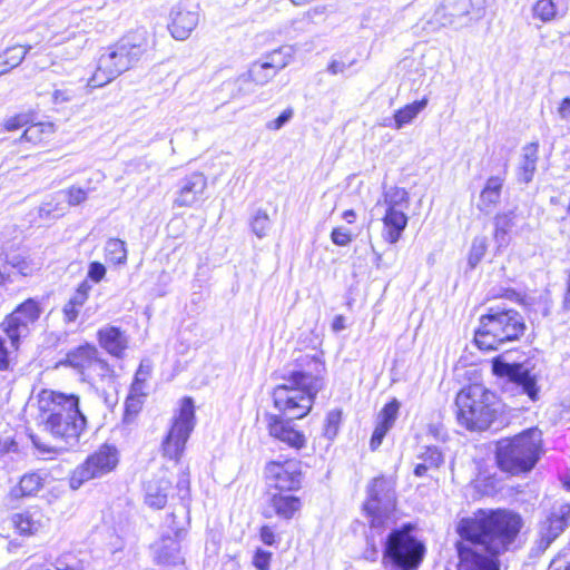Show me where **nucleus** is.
<instances>
[{
    "mask_svg": "<svg viewBox=\"0 0 570 570\" xmlns=\"http://www.w3.org/2000/svg\"><path fill=\"white\" fill-rule=\"evenodd\" d=\"M382 203L385 206L381 218L382 238L389 244H395L409 223L406 209L410 206V194L403 187L392 186L383 190Z\"/></svg>",
    "mask_w": 570,
    "mask_h": 570,
    "instance_id": "9",
    "label": "nucleus"
},
{
    "mask_svg": "<svg viewBox=\"0 0 570 570\" xmlns=\"http://www.w3.org/2000/svg\"><path fill=\"white\" fill-rule=\"evenodd\" d=\"M83 380L91 384H95L98 381L111 384L114 382V370L105 360L98 356L91 368H89L83 376Z\"/></svg>",
    "mask_w": 570,
    "mask_h": 570,
    "instance_id": "30",
    "label": "nucleus"
},
{
    "mask_svg": "<svg viewBox=\"0 0 570 570\" xmlns=\"http://www.w3.org/2000/svg\"><path fill=\"white\" fill-rule=\"evenodd\" d=\"M198 22V4L181 1L170 9L168 30L174 39L184 41L189 38Z\"/></svg>",
    "mask_w": 570,
    "mask_h": 570,
    "instance_id": "13",
    "label": "nucleus"
},
{
    "mask_svg": "<svg viewBox=\"0 0 570 570\" xmlns=\"http://www.w3.org/2000/svg\"><path fill=\"white\" fill-rule=\"evenodd\" d=\"M341 217L346 224L353 225L357 220V213L352 208L345 209L342 212Z\"/></svg>",
    "mask_w": 570,
    "mask_h": 570,
    "instance_id": "57",
    "label": "nucleus"
},
{
    "mask_svg": "<svg viewBox=\"0 0 570 570\" xmlns=\"http://www.w3.org/2000/svg\"><path fill=\"white\" fill-rule=\"evenodd\" d=\"M301 484H302V473L301 472L292 473L287 478V490H289V491L298 490L301 488Z\"/></svg>",
    "mask_w": 570,
    "mask_h": 570,
    "instance_id": "54",
    "label": "nucleus"
},
{
    "mask_svg": "<svg viewBox=\"0 0 570 570\" xmlns=\"http://www.w3.org/2000/svg\"><path fill=\"white\" fill-rule=\"evenodd\" d=\"M157 559L164 564L183 563L179 543L175 540H163V546L157 551Z\"/></svg>",
    "mask_w": 570,
    "mask_h": 570,
    "instance_id": "32",
    "label": "nucleus"
},
{
    "mask_svg": "<svg viewBox=\"0 0 570 570\" xmlns=\"http://www.w3.org/2000/svg\"><path fill=\"white\" fill-rule=\"evenodd\" d=\"M428 105V98L423 97L420 100H415L411 104H406L405 106L395 110L394 118V127L396 129H401L403 126L410 124Z\"/></svg>",
    "mask_w": 570,
    "mask_h": 570,
    "instance_id": "27",
    "label": "nucleus"
},
{
    "mask_svg": "<svg viewBox=\"0 0 570 570\" xmlns=\"http://www.w3.org/2000/svg\"><path fill=\"white\" fill-rule=\"evenodd\" d=\"M521 368V363H505L501 356L491 360V371L497 377H508L512 381L515 372Z\"/></svg>",
    "mask_w": 570,
    "mask_h": 570,
    "instance_id": "39",
    "label": "nucleus"
},
{
    "mask_svg": "<svg viewBox=\"0 0 570 570\" xmlns=\"http://www.w3.org/2000/svg\"><path fill=\"white\" fill-rule=\"evenodd\" d=\"M71 16L72 13L68 10L59 11L51 18V26H56L58 20H68Z\"/></svg>",
    "mask_w": 570,
    "mask_h": 570,
    "instance_id": "61",
    "label": "nucleus"
},
{
    "mask_svg": "<svg viewBox=\"0 0 570 570\" xmlns=\"http://www.w3.org/2000/svg\"><path fill=\"white\" fill-rule=\"evenodd\" d=\"M342 421V411L333 410L327 413L325 421V432L331 435H336Z\"/></svg>",
    "mask_w": 570,
    "mask_h": 570,
    "instance_id": "44",
    "label": "nucleus"
},
{
    "mask_svg": "<svg viewBox=\"0 0 570 570\" xmlns=\"http://www.w3.org/2000/svg\"><path fill=\"white\" fill-rule=\"evenodd\" d=\"M532 14L541 22L552 21L557 17V6L553 0H537L532 7Z\"/></svg>",
    "mask_w": 570,
    "mask_h": 570,
    "instance_id": "38",
    "label": "nucleus"
},
{
    "mask_svg": "<svg viewBox=\"0 0 570 570\" xmlns=\"http://www.w3.org/2000/svg\"><path fill=\"white\" fill-rule=\"evenodd\" d=\"M504 185L503 176H490L480 193L481 202L485 206H495L501 198L502 188Z\"/></svg>",
    "mask_w": 570,
    "mask_h": 570,
    "instance_id": "28",
    "label": "nucleus"
},
{
    "mask_svg": "<svg viewBox=\"0 0 570 570\" xmlns=\"http://www.w3.org/2000/svg\"><path fill=\"white\" fill-rule=\"evenodd\" d=\"M195 426V405L191 397H184L174 423L163 442V453L170 460L178 461L186 442Z\"/></svg>",
    "mask_w": 570,
    "mask_h": 570,
    "instance_id": "11",
    "label": "nucleus"
},
{
    "mask_svg": "<svg viewBox=\"0 0 570 570\" xmlns=\"http://www.w3.org/2000/svg\"><path fill=\"white\" fill-rule=\"evenodd\" d=\"M250 226L253 232L262 238L266 235L267 229L269 228V218L265 212L257 210L252 218Z\"/></svg>",
    "mask_w": 570,
    "mask_h": 570,
    "instance_id": "43",
    "label": "nucleus"
},
{
    "mask_svg": "<svg viewBox=\"0 0 570 570\" xmlns=\"http://www.w3.org/2000/svg\"><path fill=\"white\" fill-rule=\"evenodd\" d=\"M41 423L55 439L68 445L78 442L87 420L79 410V397L75 394L43 390L38 399Z\"/></svg>",
    "mask_w": 570,
    "mask_h": 570,
    "instance_id": "2",
    "label": "nucleus"
},
{
    "mask_svg": "<svg viewBox=\"0 0 570 570\" xmlns=\"http://www.w3.org/2000/svg\"><path fill=\"white\" fill-rule=\"evenodd\" d=\"M345 328V317L343 315H336L332 322V330L340 332Z\"/></svg>",
    "mask_w": 570,
    "mask_h": 570,
    "instance_id": "59",
    "label": "nucleus"
},
{
    "mask_svg": "<svg viewBox=\"0 0 570 570\" xmlns=\"http://www.w3.org/2000/svg\"><path fill=\"white\" fill-rule=\"evenodd\" d=\"M45 479L40 473L24 474L19 483L20 495L30 497L37 494L43 487Z\"/></svg>",
    "mask_w": 570,
    "mask_h": 570,
    "instance_id": "37",
    "label": "nucleus"
},
{
    "mask_svg": "<svg viewBox=\"0 0 570 570\" xmlns=\"http://www.w3.org/2000/svg\"><path fill=\"white\" fill-rule=\"evenodd\" d=\"M53 132L55 126L52 122H37L28 126L21 138L33 145H39L50 139Z\"/></svg>",
    "mask_w": 570,
    "mask_h": 570,
    "instance_id": "29",
    "label": "nucleus"
},
{
    "mask_svg": "<svg viewBox=\"0 0 570 570\" xmlns=\"http://www.w3.org/2000/svg\"><path fill=\"white\" fill-rule=\"evenodd\" d=\"M41 313L40 303L35 298H28L0 324V331L8 336L14 350L18 348L20 340L29 335Z\"/></svg>",
    "mask_w": 570,
    "mask_h": 570,
    "instance_id": "12",
    "label": "nucleus"
},
{
    "mask_svg": "<svg viewBox=\"0 0 570 570\" xmlns=\"http://www.w3.org/2000/svg\"><path fill=\"white\" fill-rule=\"evenodd\" d=\"M411 523L390 532L384 547V558L400 570H416L423 561L425 547L415 535Z\"/></svg>",
    "mask_w": 570,
    "mask_h": 570,
    "instance_id": "8",
    "label": "nucleus"
},
{
    "mask_svg": "<svg viewBox=\"0 0 570 570\" xmlns=\"http://www.w3.org/2000/svg\"><path fill=\"white\" fill-rule=\"evenodd\" d=\"M106 275V267L99 262H91L88 267V278L99 283Z\"/></svg>",
    "mask_w": 570,
    "mask_h": 570,
    "instance_id": "48",
    "label": "nucleus"
},
{
    "mask_svg": "<svg viewBox=\"0 0 570 570\" xmlns=\"http://www.w3.org/2000/svg\"><path fill=\"white\" fill-rule=\"evenodd\" d=\"M502 415L500 395L480 383L462 386L454 396V417L469 432L489 430Z\"/></svg>",
    "mask_w": 570,
    "mask_h": 570,
    "instance_id": "3",
    "label": "nucleus"
},
{
    "mask_svg": "<svg viewBox=\"0 0 570 570\" xmlns=\"http://www.w3.org/2000/svg\"><path fill=\"white\" fill-rule=\"evenodd\" d=\"M12 524L21 535H33L45 529L49 518L39 507H30L12 515Z\"/></svg>",
    "mask_w": 570,
    "mask_h": 570,
    "instance_id": "17",
    "label": "nucleus"
},
{
    "mask_svg": "<svg viewBox=\"0 0 570 570\" xmlns=\"http://www.w3.org/2000/svg\"><path fill=\"white\" fill-rule=\"evenodd\" d=\"M97 336L100 346L116 357H121L128 347V337L119 327L105 326Z\"/></svg>",
    "mask_w": 570,
    "mask_h": 570,
    "instance_id": "19",
    "label": "nucleus"
},
{
    "mask_svg": "<svg viewBox=\"0 0 570 570\" xmlns=\"http://www.w3.org/2000/svg\"><path fill=\"white\" fill-rule=\"evenodd\" d=\"M266 494L277 514L285 512V466L283 463L272 461L265 468Z\"/></svg>",
    "mask_w": 570,
    "mask_h": 570,
    "instance_id": "14",
    "label": "nucleus"
},
{
    "mask_svg": "<svg viewBox=\"0 0 570 570\" xmlns=\"http://www.w3.org/2000/svg\"><path fill=\"white\" fill-rule=\"evenodd\" d=\"M421 460L414 466L413 473L417 478L426 476L430 472L439 470L444 464V455L435 445L425 446L419 454Z\"/></svg>",
    "mask_w": 570,
    "mask_h": 570,
    "instance_id": "23",
    "label": "nucleus"
},
{
    "mask_svg": "<svg viewBox=\"0 0 570 570\" xmlns=\"http://www.w3.org/2000/svg\"><path fill=\"white\" fill-rule=\"evenodd\" d=\"M511 382L521 386L531 401L538 400L539 389L537 386V377L532 375L529 370H524L522 364L521 368L515 372Z\"/></svg>",
    "mask_w": 570,
    "mask_h": 570,
    "instance_id": "31",
    "label": "nucleus"
},
{
    "mask_svg": "<svg viewBox=\"0 0 570 570\" xmlns=\"http://www.w3.org/2000/svg\"><path fill=\"white\" fill-rule=\"evenodd\" d=\"M330 238L334 245L344 247L354 240L355 234L347 228L336 226L331 230Z\"/></svg>",
    "mask_w": 570,
    "mask_h": 570,
    "instance_id": "42",
    "label": "nucleus"
},
{
    "mask_svg": "<svg viewBox=\"0 0 570 570\" xmlns=\"http://www.w3.org/2000/svg\"><path fill=\"white\" fill-rule=\"evenodd\" d=\"M20 126H21L20 117L10 118L6 122L7 130H16V129L20 128Z\"/></svg>",
    "mask_w": 570,
    "mask_h": 570,
    "instance_id": "62",
    "label": "nucleus"
},
{
    "mask_svg": "<svg viewBox=\"0 0 570 570\" xmlns=\"http://www.w3.org/2000/svg\"><path fill=\"white\" fill-rule=\"evenodd\" d=\"M306 365L308 370L295 371L291 375V386H287L288 420H298L307 415L321 387L324 363L316 356H309Z\"/></svg>",
    "mask_w": 570,
    "mask_h": 570,
    "instance_id": "7",
    "label": "nucleus"
},
{
    "mask_svg": "<svg viewBox=\"0 0 570 570\" xmlns=\"http://www.w3.org/2000/svg\"><path fill=\"white\" fill-rule=\"evenodd\" d=\"M31 48L32 46L30 45H16L3 50L0 53V76L18 67L23 61Z\"/></svg>",
    "mask_w": 570,
    "mask_h": 570,
    "instance_id": "26",
    "label": "nucleus"
},
{
    "mask_svg": "<svg viewBox=\"0 0 570 570\" xmlns=\"http://www.w3.org/2000/svg\"><path fill=\"white\" fill-rule=\"evenodd\" d=\"M97 357V348L92 345L85 344L69 351L61 364L77 370L82 376H85L88 370L94 365Z\"/></svg>",
    "mask_w": 570,
    "mask_h": 570,
    "instance_id": "20",
    "label": "nucleus"
},
{
    "mask_svg": "<svg viewBox=\"0 0 570 570\" xmlns=\"http://www.w3.org/2000/svg\"><path fill=\"white\" fill-rule=\"evenodd\" d=\"M277 72V67L272 62H255L248 71V78L258 85L266 83Z\"/></svg>",
    "mask_w": 570,
    "mask_h": 570,
    "instance_id": "36",
    "label": "nucleus"
},
{
    "mask_svg": "<svg viewBox=\"0 0 570 570\" xmlns=\"http://www.w3.org/2000/svg\"><path fill=\"white\" fill-rule=\"evenodd\" d=\"M284 124H285V111H283L282 114H279V116H278L275 120L271 121V122L267 125V127H268L269 129H275V130H277V129L282 128Z\"/></svg>",
    "mask_w": 570,
    "mask_h": 570,
    "instance_id": "60",
    "label": "nucleus"
},
{
    "mask_svg": "<svg viewBox=\"0 0 570 570\" xmlns=\"http://www.w3.org/2000/svg\"><path fill=\"white\" fill-rule=\"evenodd\" d=\"M527 332L524 317L514 308L490 306L480 315L473 333V344L484 353L520 341Z\"/></svg>",
    "mask_w": 570,
    "mask_h": 570,
    "instance_id": "5",
    "label": "nucleus"
},
{
    "mask_svg": "<svg viewBox=\"0 0 570 570\" xmlns=\"http://www.w3.org/2000/svg\"><path fill=\"white\" fill-rule=\"evenodd\" d=\"M539 160V142L531 141L523 146L521 161L518 167V179L524 184L532 181Z\"/></svg>",
    "mask_w": 570,
    "mask_h": 570,
    "instance_id": "22",
    "label": "nucleus"
},
{
    "mask_svg": "<svg viewBox=\"0 0 570 570\" xmlns=\"http://www.w3.org/2000/svg\"><path fill=\"white\" fill-rule=\"evenodd\" d=\"M106 259L115 265H124L127 262L126 243L119 238H109L105 245Z\"/></svg>",
    "mask_w": 570,
    "mask_h": 570,
    "instance_id": "33",
    "label": "nucleus"
},
{
    "mask_svg": "<svg viewBox=\"0 0 570 570\" xmlns=\"http://www.w3.org/2000/svg\"><path fill=\"white\" fill-rule=\"evenodd\" d=\"M79 311H80V307H76V305L67 302L62 309L65 321L68 323L75 322L79 315Z\"/></svg>",
    "mask_w": 570,
    "mask_h": 570,
    "instance_id": "52",
    "label": "nucleus"
},
{
    "mask_svg": "<svg viewBox=\"0 0 570 570\" xmlns=\"http://www.w3.org/2000/svg\"><path fill=\"white\" fill-rule=\"evenodd\" d=\"M153 371V363L150 360H142L138 370L136 371L134 382L130 386L129 395L126 400L127 411H137L140 403V397L146 395L145 383L150 377Z\"/></svg>",
    "mask_w": 570,
    "mask_h": 570,
    "instance_id": "21",
    "label": "nucleus"
},
{
    "mask_svg": "<svg viewBox=\"0 0 570 570\" xmlns=\"http://www.w3.org/2000/svg\"><path fill=\"white\" fill-rule=\"evenodd\" d=\"M8 264H10L14 269H17L23 276L31 275L35 271H37L39 268L38 264H36L20 255L10 256L8 258Z\"/></svg>",
    "mask_w": 570,
    "mask_h": 570,
    "instance_id": "41",
    "label": "nucleus"
},
{
    "mask_svg": "<svg viewBox=\"0 0 570 570\" xmlns=\"http://www.w3.org/2000/svg\"><path fill=\"white\" fill-rule=\"evenodd\" d=\"M207 188V179L202 173H193L180 180L179 190L174 202L177 207H191Z\"/></svg>",
    "mask_w": 570,
    "mask_h": 570,
    "instance_id": "16",
    "label": "nucleus"
},
{
    "mask_svg": "<svg viewBox=\"0 0 570 570\" xmlns=\"http://www.w3.org/2000/svg\"><path fill=\"white\" fill-rule=\"evenodd\" d=\"M561 308L566 313H570V268L567 272L564 289L561 298Z\"/></svg>",
    "mask_w": 570,
    "mask_h": 570,
    "instance_id": "51",
    "label": "nucleus"
},
{
    "mask_svg": "<svg viewBox=\"0 0 570 570\" xmlns=\"http://www.w3.org/2000/svg\"><path fill=\"white\" fill-rule=\"evenodd\" d=\"M558 114L560 115L561 118L570 117V97H566L561 100L558 107Z\"/></svg>",
    "mask_w": 570,
    "mask_h": 570,
    "instance_id": "56",
    "label": "nucleus"
},
{
    "mask_svg": "<svg viewBox=\"0 0 570 570\" xmlns=\"http://www.w3.org/2000/svg\"><path fill=\"white\" fill-rule=\"evenodd\" d=\"M524 519L509 508L478 509L456 524V570H501L500 557L520 539Z\"/></svg>",
    "mask_w": 570,
    "mask_h": 570,
    "instance_id": "1",
    "label": "nucleus"
},
{
    "mask_svg": "<svg viewBox=\"0 0 570 570\" xmlns=\"http://www.w3.org/2000/svg\"><path fill=\"white\" fill-rule=\"evenodd\" d=\"M73 96V91L70 89H55L51 97L55 105H62L71 101Z\"/></svg>",
    "mask_w": 570,
    "mask_h": 570,
    "instance_id": "49",
    "label": "nucleus"
},
{
    "mask_svg": "<svg viewBox=\"0 0 570 570\" xmlns=\"http://www.w3.org/2000/svg\"><path fill=\"white\" fill-rule=\"evenodd\" d=\"M561 483H562V487L570 491V469L568 470V472L564 474V476L561 479Z\"/></svg>",
    "mask_w": 570,
    "mask_h": 570,
    "instance_id": "64",
    "label": "nucleus"
},
{
    "mask_svg": "<svg viewBox=\"0 0 570 570\" xmlns=\"http://www.w3.org/2000/svg\"><path fill=\"white\" fill-rule=\"evenodd\" d=\"M542 451L540 431L528 429L497 442L494 450L495 465L509 476L525 474L535 466Z\"/></svg>",
    "mask_w": 570,
    "mask_h": 570,
    "instance_id": "6",
    "label": "nucleus"
},
{
    "mask_svg": "<svg viewBox=\"0 0 570 570\" xmlns=\"http://www.w3.org/2000/svg\"><path fill=\"white\" fill-rule=\"evenodd\" d=\"M269 560L271 553L263 550H257L254 556L253 563L258 570H268Z\"/></svg>",
    "mask_w": 570,
    "mask_h": 570,
    "instance_id": "50",
    "label": "nucleus"
},
{
    "mask_svg": "<svg viewBox=\"0 0 570 570\" xmlns=\"http://www.w3.org/2000/svg\"><path fill=\"white\" fill-rule=\"evenodd\" d=\"M261 537L264 543L273 544L274 543V533L268 527H263L261 531Z\"/></svg>",
    "mask_w": 570,
    "mask_h": 570,
    "instance_id": "58",
    "label": "nucleus"
},
{
    "mask_svg": "<svg viewBox=\"0 0 570 570\" xmlns=\"http://www.w3.org/2000/svg\"><path fill=\"white\" fill-rule=\"evenodd\" d=\"M285 385L278 384L273 392L274 406L277 410V413H267V429L269 431L271 436L285 441V420L283 417V411L285 409Z\"/></svg>",
    "mask_w": 570,
    "mask_h": 570,
    "instance_id": "18",
    "label": "nucleus"
},
{
    "mask_svg": "<svg viewBox=\"0 0 570 570\" xmlns=\"http://www.w3.org/2000/svg\"><path fill=\"white\" fill-rule=\"evenodd\" d=\"M148 50V32L137 29L107 47L98 59L97 69L88 80L92 88L102 87L132 68Z\"/></svg>",
    "mask_w": 570,
    "mask_h": 570,
    "instance_id": "4",
    "label": "nucleus"
},
{
    "mask_svg": "<svg viewBox=\"0 0 570 570\" xmlns=\"http://www.w3.org/2000/svg\"><path fill=\"white\" fill-rule=\"evenodd\" d=\"M287 445L301 450L306 445V436L301 431L287 428Z\"/></svg>",
    "mask_w": 570,
    "mask_h": 570,
    "instance_id": "47",
    "label": "nucleus"
},
{
    "mask_svg": "<svg viewBox=\"0 0 570 570\" xmlns=\"http://www.w3.org/2000/svg\"><path fill=\"white\" fill-rule=\"evenodd\" d=\"M568 525L567 517L563 514L552 513L546 520L547 535L554 539Z\"/></svg>",
    "mask_w": 570,
    "mask_h": 570,
    "instance_id": "40",
    "label": "nucleus"
},
{
    "mask_svg": "<svg viewBox=\"0 0 570 570\" xmlns=\"http://www.w3.org/2000/svg\"><path fill=\"white\" fill-rule=\"evenodd\" d=\"M118 463L119 452L117 448L102 444L72 471L69 478V485L72 490H77L83 483L112 472Z\"/></svg>",
    "mask_w": 570,
    "mask_h": 570,
    "instance_id": "10",
    "label": "nucleus"
},
{
    "mask_svg": "<svg viewBox=\"0 0 570 570\" xmlns=\"http://www.w3.org/2000/svg\"><path fill=\"white\" fill-rule=\"evenodd\" d=\"M8 367H9V358L3 350L2 352H0V370L6 371V370H8Z\"/></svg>",
    "mask_w": 570,
    "mask_h": 570,
    "instance_id": "63",
    "label": "nucleus"
},
{
    "mask_svg": "<svg viewBox=\"0 0 570 570\" xmlns=\"http://www.w3.org/2000/svg\"><path fill=\"white\" fill-rule=\"evenodd\" d=\"M61 194L67 197L68 204L71 206H77L87 199V191L81 188L71 187Z\"/></svg>",
    "mask_w": 570,
    "mask_h": 570,
    "instance_id": "46",
    "label": "nucleus"
},
{
    "mask_svg": "<svg viewBox=\"0 0 570 570\" xmlns=\"http://www.w3.org/2000/svg\"><path fill=\"white\" fill-rule=\"evenodd\" d=\"M170 489V482L166 479L149 481L146 485V503L149 507L161 509L165 507Z\"/></svg>",
    "mask_w": 570,
    "mask_h": 570,
    "instance_id": "25",
    "label": "nucleus"
},
{
    "mask_svg": "<svg viewBox=\"0 0 570 570\" xmlns=\"http://www.w3.org/2000/svg\"><path fill=\"white\" fill-rule=\"evenodd\" d=\"M488 252V239L485 236H476L473 238L466 262L471 269H474L484 258Z\"/></svg>",
    "mask_w": 570,
    "mask_h": 570,
    "instance_id": "35",
    "label": "nucleus"
},
{
    "mask_svg": "<svg viewBox=\"0 0 570 570\" xmlns=\"http://www.w3.org/2000/svg\"><path fill=\"white\" fill-rule=\"evenodd\" d=\"M91 286L88 284L87 281H83L75 292V294L70 297L68 301L69 303L76 305V307H82L85 302L88 298V292L90 291Z\"/></svg>",
    "mask_w": 570,
    "mask_h": 570,
    "instance_id": "45",
    "label": "nucleus"
},
{
    "mask_svg": "<svg viewBox=\"0 0 570 570\" xmlns=\"http://www.w3.org/2000/svg\"><path fill=\"white\" fill-rule=\"evenodd\" d=\"M177 489L179 495L185 498L189 492V475L187 472H183L177 481Z\"/></svg>",
    "mask_w": 570,
    "mask_h": 570,
    "instance_id": "53",
    "label": "nucleus"
},
{
    "mask_svg": "<svg viewBox=\"0 0 570 570\" xmlns=\"http://www.w3.org/2000/svg\"><path fill=\"white\" fill-rule=\"evenodd\" d=\"M301 509V500L296 497H287V518Z\"/></svg>",
    "mask_w": 570,
    "mask_h": 570,
    "instance_id": "55",
    "label": "nucleus"
},
{
    "mask_svg": "<svg viewBox=\"0 0 570 570\" xmlns=\"http://www.w3.org/2000/svg\"><path fill=\"white\" fill-rule=\"evenodd\" d=\"M493 238L497 242H504L513 227V212L498 213L493 218Z\"/></svg>",
    "mask_w": 570,
    "mask_h": 570,
    "instance_id": "34",
    "label": "nucleus"
},
{
    "mask_svg": "<svg viewBox=\"0 0 570 570\" xmlns=\"http://www.w3.org/2000/svg\"><path fill=\"white\" fill-rule=\"evenodd\" d=\"M390 482L383 476H376L371 481L368 487V497L364 503L365 513L372 518V522L381 517L380 514V502L381 494L387 491Z\"/></svg>",
    "mask_w": 570,
    "mask_h": 570,
    "instance_id": "24",
    "label": "nucleus"
},
{
    "mask_svg": "<svg viewBox=\"0 0 570 570\" xmlns=\"http://www.w3.org/2000/svg\"><path fill=\"white\" fill-rule=\"evenodd\" d=\"M400 409L401 402L396 397H393L379 411L376 423L370 439V449L372 451H376L381 446L385 435L394 426Z\"/></svg>",
    "mask_w": 570,
    "mask_h": 570,
    "instance_id": "15",
    "label": "nucleus"
}]
</instances>
